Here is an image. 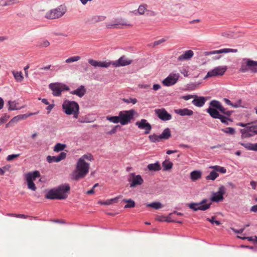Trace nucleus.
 Segmentation results:
<instances>
[{"mask_svg":"<svg viewBox=\"0 0 257 257\" xmlns=\"http://www.w3.org/2000/svg\"><path fill=\"white\" fill-rule=\"evenodd\" d=\"M180 72L185 77L188 76V71L186 68H182L180 70Z\"/></svg>","mask_w":257,"mask_h":257,"instance_id":"57","label":"nucleus"},{"mask_svg":"<svg viewBox=\"0 0 257 257\" xmlns=\"http://www.w3.org/2000/svg\"><path fill=\"white\" fill-rule=\"evenodd\" d=\"M250 185L253 189H255L257 186V182L254 181H251L250 182Z\"/></svg>","mask_w":257,"mask_h":257,"instance_id":"61","label":"nucleus"},{"mask_svg":"<svg viewBox=\"0 0 257 257\" xmlns=\"http://www.w3.org/2000/svg\"><path fill=\"white\" fill-rule=\"evenodd\" d=\"M222 131L226 134H228L230 135H233L235 132L234 128L230 127L222 129Z\"/></svg>","mask_w":257,"mask_h":257,"instance_id":"45","label":"nucleus"},{"mask_svg":"<svg viewBox=\"0 0 257 257\" xmlns=\"http://www.w3.org/2000/svg\"><path fill=\"white\" fill-rule=\"evenodd\" d=\"M219 176L218 173L215 170H213L212 171L210 172V174L206 177V180H215Z\"/></svg>","mask_w":257,"mask_h":257,"instance_id":"33","label":"nucleus"},{"mask_svg":"<svg viewBox=\"0 0 257 257\" xmlns=\"http://www.w3.org/2000/svg\"><path fill=\"white\" fill-rule=\"evenodd\" d=\"M239 237L240 238V237ZM240 238H241L242 239H247V240L249 241H252L257 243V237L256 236H255L254 238L252 237H240Z\"/></svg>","mask_w":257,"mask_h":257,"instance_id":"53","label":"nucleus"},{"mask_svg":"<svg viewBox=\"0 0 257 257\" xmlns=\"http://www.w3.org/2000/svg\"><path fill=\"white\" fill-rule=\"evenodd\" d=\"M79 159H82L83 161L85 160L91 161L93 159V156L91 154L84 155Z\"/></svg>","mask_w":257,"mask_h":257,"instance_id":"50","label":"nucleus"},{"mask_svg":"<svg viewBox=\"0 0 257 257\" xmlns=\"http://www.w3.org/2000/svg\"><path fill=\"white\" fill-rule=\"evenodd\" d=\"M164 170L166 171L172 168L173 163L169 160H166L162 163Z\"/></svg>","mask_w":257,"mask_h":257,"instance_id":"38","label":"nucleus"},{"mask_svg":"<svg viewBox=\"0 0 257 257\" xmlns=\"http://www.w3.org/2000/svg\"><path fill=\"white\" fill-rule=\"evenodd\" d=\"M66 157V153L65 152H61L58 156H48L47 157V161L51 163L52 162H59L65 159Z\"/></svg>","mask_w":257,"mask_h":257,"instance_id":"20","label":"nucleus"},{"mask_svg":"<svg viewBox=\"0 0 257 257\" xmlns=\"http://www.w3.org/2000/svg\"><path fill=\"white\" fill-rule=\"evenodd\" d=\"M179 78V74L171 73L167 78L163 80L162 83L164 86H170L177 83Z\"/></svg>","mask_w":257,"mask_h":257,"instance_id":"13","label":"nucleus"},{"mask_svg":"<svg viewBox=\"0 0 257 257\" xmlns=\"http://www.w3.org/2000/svg\"><path fill=\"white\" fill-rule=\"evenodd\" d=\"M132 179H130L128 181L131 182L130 187L131 188L136 187L137 186L141 185L143 182L144 180L140 175H135L134 174H131Z\"/></svg>","mask_w":257,"mask_h":257,"instance_id":"17","label":"nucleus"},{"mask_svg":"<svg viewBox=\"0 0 257 257\" xmlns=\"http://www.w3.org/2000/svg\"><path fill=\"white\" fill-rule=\"evenodd\" d=\"M135 113V111L134 109L120 111L119 112L120 123L121 125H126L128 124L134 118Z\"/></svg>","mask_w":257,"mask_h":257,"instance_id":"8","label":"nucleus"},{"mask_svg":"<svg viewBox=\"0 0 257 257\" xmlns=\"http://www.w3.org/2000/svg\"><path fill=\"white\" fill-rule=\"evenodd\" d=\"M20 156V154L10 155L7 156V160L8 161H11L19 157Z\"/></svg>","mask_w":257,"mask_h":257,"instance_id":"49","label":"nucleus"},{"mask_svg":"<svg viewBox=\"0 0 257 257\" xmlns=\"http://www.w3.org/2000/svg\"><path fill=\"white\" fill-rule=\"evenodd\" d=\"M136 125H137L140 129L145 130V134H149L152 129L151 125L145 119H142L140 121H137Z\"/></svg>","mask_w":257,"mask_h":257,"instance_id":"16","label":"nucleus"},{"mask_svg":"<svg viewBox=\"0 0 257 257\" xmlns=\"http://www.w3.org/2000/svg\"><path fill=\"white\" fill-rule=\"evenodd\" d=\"M63 112L67 115H73L74 118H77L79 114V106L77 102L74 101L66 100L64 101L62 105Z\"/></svg>","mask_w":257,"mask_h":257,"instance_id":"4","label":"nucleus"},{"mask_svg":"<svg viewBox=\"0 0 257 257\" xmlns=\"http://www.w3.org/2000/svg\"><path fill=\"white\" fill-rule=\"evenodd\" d=\"M139 87L141 88H144V89H148L151 87V85L150 84H140L139 85Z\"/></svg>","mask_w":257,"mask_h":257,"instance_id":"58","label":"nucleus"},{"mask_svg":"<svg viewBox=\"0 0 257 257\" xmlns=\"http://www.w3.org/2000/svg\"><path fill=\"white\" fill-rule=\"evenodd\" d=\"M127 27H132V25L122 18L116 19L112 23L106 24V28L107 29H122Z\"/></svg>","mask_w":257,"mask_h":257,"instance_id":"10","label":"nucleus"},{"mask_svg":"<svg viewBox=\"0 0 257 257\" xmlns=\"http://www.w3.org/2000/svg\"><path fill=\"white\" fill-rule=\"evenodd\" d=\"M21 2V0H0V7H8L16 4H18Z\"/></svg>","mask_w":257,"mask_h":257,"instance_id":"26","label":"nucleus"},{"mask_svg":"<svg viewBox=\"0 0 257 257\" xmlns=\"http://www.w3.org/2000/svg\"><path fill=\"white\" fill-rule=\"evenodd\" d=\"M106 119L110 121V122H112L115 123L120 122V119L119 117V115L118 116H106Z\"/></svg>","mask_w":257,"mask_h":257,"instance_id":"42","label":"nucleus"},{"mask_svg":"<svg viewBox=\"0 0 257 257\" xmlns=\"http://www.w3.org/2000/svg\"><path fill=\"white\" fill-rule=\"evenodd\" d=\"M50 45V43L47 40H45L42 41L40 44V46L41 47H47Z\"/></svg>","mask_w":257,"mask_h":257,"instance_id":"54","label":"nucleus"},{"mask_svg":"<svg viewBox=\"0 0 257 257\" xmlns=\"http://www.w3.org/2000/svg\"><path fill=\"white\" fill-rule=\"evenodd\" d=\"M239 71L242 73L250 71L251 73H257V61L249 59H243L241 63Z\"/></svg>","mask_w":257,"mask_h":257,"instance_id":"6","label":"nucleus"},{"mask_svg":"<svg viewBox=\"0 0 257 257\" xmlns=\"http://www.w3.org/2000/svg\"><path fill=\"white\" fill-rule=\"evenodd\" d=\"M207 200L203 199L201 202L199 203H191L188 204V206L190 209L194 211L198 210L205 211L210 207L211 203L207 204Z\"/></svg>","mask_w":257,"mask_h":257,"instance_id":"11","label":"nucleus"},{"mask_svg":"<svg viewBox=\"0 0 257 257\" xmlns=\"http://www.w3.org/2000/svg\"><path fill=\"white\" fill-rule=\"evenodd\" d=\"M122 100L125 103H132L133 104H136L138 101L137 99L135 98H123Z\"/></svg>","mask_w":257,"mask_h":257,"instance_id":"46","label":"nucleus"},{"mask_svg":"<svg viewBox=\"0 0 257 257\" xmlns=\"http://www.w3.org/2000/svg\"><path fill=\"white\" fill-rule=\"evenodd\" d=\"M81 59V57L79 56H74L73 57H71L66 59L65 62L67 63H71L74 62H76Z\"/></svg>","mask_w":257,"mask_h":257,"instance_id":"41","label":"nucleus"},{"mask_svg":"<svg viewBox=\"0 0 257 257\" xmlns=\"http://www.w3.org/2000/svg\"><path fill=\"white\" fill-rule=\"evenodd\" d=\"M66 146L65 144H62L60 143H57L54 148V151L58 152L63 150Z\"/></svg>","mask_w":257,"mask_h":257,"instance_id":"40","label":"nucleus"},{"mask_svg":"<svg viewBox=\"0 0 257 257\" xmlns=\"http://www.w3.org/2000/svg\"><path fill=\"white\" fill-rule=\"evenodd\" d=\"M106 17L103 16H95L93 18V21L95 22L103 21L105 20Z\"/></svg>","mask_w":257,"mask_h":257,"instance_id":"48","label":"nucleus"},{"mask_svg":"<svg viewBox=\"0 0 257 257\" xmlns=\"http://www.w3.org/2000/svg\"><path fill=\"white\" fill-rule=\"evenodd\" d=\"M70 190L68 184L60 185L57 188H53L47 192L45 198L48 199H65L67 198L68 194Z\"/></svg>","mask_w":257,"mask_h":257,"instance_id":"2","label":"nucleus"},{"mask_svg":"<svg viewBox=\"0 0 257 257\" xmlns=\"http://www.w3.org/2000/svg\"><path fill=\"white\" fill-rule=\"evenodd\" d=\"M160 136L162 140L169 139L171 136L170 129L169 128H165Z\"/></svg>","mask_w":257,"mask_h":257,"instance_id":"30","label":"nucleus"},{"mask_svg":"<svg viewBox=\"0 0 257 257\" xmlns=\"http://www.w3.org/2000/svg\"><path fill=\"white\" fill-rule=\"evenodd\" d=\"M25 178L27 183L28 188L33 191H35L37 189L35 184L34 181L36 178L40 176V173L38 171H35L32 172H29L25 174Z\"/></svg>","mask_w":257,"mask_h":257,"instance_id":"7","label":"nucleus"},{"mask_svg":"<svg viewBox=\"0 0 257 257\" xmlns=\"http://www.w3.org/2000/svg\"><path fill=\"white\" fill-rule=\"evenodd\" d=\"M118 126V125H116V126H114L113 127V128L111 131H110L109 132H107L106 134L110 135H112V134H115L116 132V128H117V127Z\"/></svg>","mask_w":257,"mask_h":257,"instance_id":"56","label":"nucleus"},{"mask_svg":"<svg viewBox=\"0 0 257 257\" xmlns=\"http://www.w3.org/2000/svg\"><path fill=\"white\" fill-rule=\"evenodd\" d=\"M8 104L9 105V110H13L20 109L21 108V107L19 108L17 106V105L18 103L16 101H9L8 102Z\"/></svg>","mask_w":257,"mask_h":257,"instance_id":"36","label":"nucleus"},{"mask_svg":"<svg viewBox=\"0 0 257 257\" xmlns=\"http://www.w3.org/2000/svg\"><path fill=\"white\" fill-rule=\"evenodd\" d=\"M155 112L157 116L162 120L167 121L172 119V115L165 108L156 109Z\"/></svg>","mask_w":257,"mask_h":257,"instance_id":"14","label":"nucleus"},{"mask_svg":"<svg viewBox=\"0 0 257 257\" xmlns=\"http://www.w3.org/2000/svg\"><path fill=\"white\" fill-rule=\"evenodd\" d=\"M240 104H241V100H239V101H238V102L237 103H233V105H231V106L234 108H237V107H238L239 106H240Z\"/></svg>","mask_w":257,"mask_h":257,"instance_id":"63","label":"nucleus"},{"mask_svg":"<svg viewBox=\"0 0 257 257\" xmlns=\"http://www.w3.org/2000/svg\"><path fill=\"white\" fill-rule=\"evenodd\" d=\"M226 70V66H218L215 67L213 70L209 71L204 79H206L209 77L222 76L224 74Z\"/></svg>","mask_w":257,"mask_h":257,"instance_id":"12","label":"nucleus"},{"mask_svg":"<svg viewBox=\"0 0 257 257\" xmlns=\"http://www.w3.org/2000/svg\"><path fill=\"white\" fill-rule=\"evenodd\" d=\"M175 112L176 113L181 116H190L193 114V111L192 110L189 109L187 108L176 109L175 110Z\"/></svg>","mask_w":257,"mask_h":257,"instance_id":"25","label":"nucleus"},{"mask_svg":"<svg viewBox=\"0 0 257 257\" xmlns=\"http://www.w3.org/2000/svg\"><path fill=\"white\" fill-rule=\"evenodd\" d=\"M243 147L249 150H253V144H241Z\"/></svg>","mask_w":257,"mask_h":257,"instance_id":"55","label":"nucleus"},{"mask_svg":"<svg viewBox=\"0 0 257 257\" xmlns=\"http://www.w3.org/2000/svg\"><path fill=\"white\" fill-rule=\"evenodd\" d=\"M210 106L215 107L218 109L220 108L221 106L220 103L217 100H212L210 102Z\"/></svg>","mask_w":257,"mask_h":257,"instance_id":"44","label":"nucleus"},{"mask_svg":"<svg viewBox=\"0 0 257 257\" xmlns=\"http://www.w3.org/2000/svg\"><path fill=\"white\" fill-rule=\"evenodd\" d=\"M148 5L147 4H142L139 6L137 10H135L133 13L135 14H137V13L140 15H145L146 12H149L150 11L148 10Z\"/></svg>","mask_w":257,"mask_h":257,"instance_id":"27","label":"nucleus"},{"mask_svg":"<svg viewBox=\"0 0 257 257\" xmlns=\"http://www.w3.org/2000/svg\"><path fill=\"white\" fill-rule=\"evenodd\" d=\"M12 73L16 80L18 82H22L24 79V77L22 72L13 71Z\"/></svg>","mask_w":257,"mask_h":257,"instance_id":"32","label":"nucleus"},{"mask_svg":"<svg viewBox=\"0 0 257 257\" xmlns=\"http://www.w3.org/2000/svg\"><path fill=\"white\" fill-rule=\"evenodd\" d=\"M181 7L182 5L181 4H176L172 7L171 11L174 13H177Z\"/></svg>","mask_w":257,"mask_h":257,"instance_id":"43","label":"nucleus"},{"mask_svg":"<svg viewBox=\"0 0 257 257\" xmlns=\"http://www.w3.org/2000/svg\"><path fill=\"white\" fill-rule=\"evenodd\" d=\"M242 134L245 137L252 136L257 134V126L251 125L241 130Z\"/></svg>","mask_w":257,"mask_h":257,"instance_id":"19","label":"nucleus"},{"mask_svg":"<svg viewBox=\"0 0 257 257\" xmlns=\"http://www.w3.org/2000/svg\"><path fill=\"white\" fill-rule=\"evenodd\" d=\"M209 168L215 170L217 173L218 172L224 174L226 172V169L224 167L217 165L210 166L209 167Z\"/></svg>","mask_w":257,"mask_h":257,"instance_id":"35","label":"nucleus"},{"mask_svg":"<svg viewBox=\"0 0 257 257\" xmlns=\"http://www.w3.org/2000/svg\"><path fill=\"white\" fill-rule=\"evenodd\" d=\"M147 206L152 207L156 209H159L163 207L162 204L159 202H154L150 204H147Z\"/></svg>","mask_w":257,"mask_h":257,"instance_id":"39","label":"nucleus"},{"mask_svg":"<svg viewBox=\"0 0 257 257\" xmlns=\"http://www.w3.org/2000/svg\"><path fill=\"white\" fill-rule=\"evenodd\" d=\"M133 61L125 56H122L119 58L117 60L114 61L112 62H107V61H97L96 60L90 59L88 60V63L94 67H104L107 68L113 65L114 66L117 67L120 66H125L131 64Z\"/></svg>","mask_w":257,"mask_h":257,"instance_id":"1","label":"nucleus"},{"mask_svg":"<svg viewBox=\"0 0 257 257\" xmlns=\"http://www.w3.org/2000/svg\"><path fill=\"white\" fill-rule=\"evenodd\" d=\"M39 113V111L34 112V113H27V114H20L18 115L15 117H14L7 124V126H8L11 123H16L18 122L19 121L22 120V119H25L27 117L33 115L37 114Z\"/></svg>","mask_w":257,"mask_h":257,"instance_id":"18","label":"nucleus"},{"mask_svg":"<svg viewBox=\"0 0 257 257\" xmlns=\"http://www.w3.org/2000/svg\"><path fill=\"white\" fill-rule=\"evenodd\" d=\"M166 41V39L165 38H163V39H161L159 40L155 41L153 43V45H154V46H157L160 44H161L162 43H163Z\"/></svg>","mask_w":257,"mask_h":257,"instance_id":"52","label":"nucleus"},{"mask_svg":"<svg viewBox=\"0 0 257 257\" xmlns=\"http://www.w3.org/2000/svg\"><path fill=\"white\" fill-rule=\"evenodd\" d=\"M148 169L150 171H157L161 169V167L159 162H157L154 164H150L148 165Z\"/></svg>","mask_w":257,"mask_h":257,"instance_id":"31","label":"nucleus"},{"mask_svg":"<svg viewBox=\"0 0 257 257\" xmlns=\"http://www.w3.org/2000/svg\"><path fill=\"white\" fill-rule=\"evenodd\" d=\"M122 201L127 203V204L124 206V208H133L135 206V202L132 199H124L122 200Z\"/></svg>","mask_w":257,"mask_h":257,"instance_id":"34","label":"nucleus"},{"mask_svg":"<svg viewBox=\"0 0 257 257\" xmlns=\"http://www.w3.org/2000/svg\"><path fill=\"white\" fill-rule=\"evenodd\" d=\"M206 111L214 118H218L221 115L217 110L211 107L207 108Z\"/></svg>","mask_w":257,"mask_h":257,"instance_id":"29","label":"nucleus"},{"mask_svg":"<svg viewBox=\"0 0 257 257\" xmlns=\"http://www.w3.org/2000/svg\"><path fill=\"white\" fill-rule=\"evenodd\" d=\"M90 165L82 159H79L75 170L72 173V179L78 180L84 178L89 172Z\"/></svg>","mask_w":257,"mask_h":257,"instance_id":"3","label":"nucleus"},{"mask_svg":"<svg viewBox=\"0 0 257 257\" xmlns=\"http://www.w3.org/2000/svg\"><path fill=\"white\" fill-rule=\"evenodd\" d=\"M206 101V99L204 97L195 96V98L192 100V103L196 106L202 107Z\"/></svg>","mask_w":257,"mask_h":257,"instance_id":"22","label":"nucleus"},{"mask_svg":"<svg viewBox=\"0 0 257 257\" xmlns=\"http://www.w3.org/2000/svg\"><path fill=\"white\" fill-rule=\"evenodd\" d=\"M225 193V190L224 186H221L219 188V190L217 192L213 193L212 197H211V200L213 202H218L223 200V195Z\"/></svg>","mask_w":257,"mask_h":257,"instance_id":"15","label":"nucleus"},{"mask_svg":"<svg viewBox=\"0 0 257 257\" xmlns=\"http://www.w3.org/2000/svg\"><path fill=\"white\" fill-rule=\"evenodd\" d=\"M86 92V90L84 86L83 85H81L76 90L71 91L70 94L76 95L79 96V97H82L85 95Z\"/></svg>","mask_w":257,"mask_h":257,"instance_id":"24","label":"nucleus"},{"mask_svg":"<svg viewBox=\"0 0 257 257\" xmlns=\"http://www.w3.org/2000/svg\"><path fill=\"white\" fill-rule=\"evenodd\" d=\"M67 9L64 6L60 5L56 8L47 12L45 18L47 19L53 20L62 17L66 12Z\"/></svg>","mask_w":257,"mask_h":257,"instance_id":"5","label":"nucleus"},{"mask_svg":"<svg viewBox=\"0 0 257 257\" xmlns=\"http://www.w3.org/2000/svg\"><path fill=\"white\" fill-rule=\"evenodd\" d=\"M218 119H220L221 122L225 123L227 125L228 124V120H229L228 118L225 117L222 115H221L219 117Z\"/></svg>","mask_w":257,"mask_h":257,"instance_id":"51","label":"nucleus"},{"mask_svg":"<svg viewBox=\"0 0 257 257\" xmlns=\"http://www.w3.org/2000/svg\"><path fill=\"white\" fill-rule=\"evenodd\" d=\"M15 217L25 218V219L29 217V216H27V215H26L24 214H17L16 215H15Z\"/></svg>","mask_w":257,"mask_h":257,"instance_id":"60","label":"nucleus"},{"mask_svg":"<svg viewBox=\"0 0 257 257\" xmlns=\"http://www.w3.org/2000/svg\"><path fill=\"white\" fill-rule=\"evenodd\" d=\"M202 177V173L200 171H193L190 173V179L192 181H196Z\"/></svg>","mask_w":257,"mask_h":257,"instance_id":"28","label":"nucleus"},{"mask_svg":"<svg viewBox=\"0 0 257 257\" xmlns=\"http://www.w3.org/2000/svg\"><path fill=\"white\" fill-rule=\"evenodd\" d=\"M237 52V49L224 48V49H220L218 50L207 52L206 53V55H214V54H221V53H229V52L236 53Z\"/></svg>","mask_w":257,"mask_h":257,"instance_id":"21","label":"nucleus"},{"mask_svg":"<svg viewBox=\"0 0 257 257\" xmlns=\"http://www.w3.org/2000/svg\"><path fill=\"white\" fill-rule=\"evenodd\" d=\"M49 87L52 91L53 95L55 96H60L63 91L69 90L68 86L61 83H50Z\"/></svg>","mask_w":257,"mask_h":257,"instance_id":"9","label":"nucleus"},{"mask_svg":"<svg viewBox=\"0 0 257 257\" xmlns=\"http://www.w3.org/2000/svg\"><path fill=\"white\" fill-rule=\"evenodd\" d=\"M150 141L153 143L159 142L162 141L160 136L156 134H153L149 136Z\"/></svg>","mask_w":257,"mask_h":257,"instance_id":"37","label":"nucleus"},{"mask_svg":"<svg viewBox=\"0 0 257 257\" xmlns=\"http://www.w3.org/2000/svg\"><path fill=\"white\" fill-rule=\"evenodd\" d=\"M100 203L103 205H110L112 204L111 199H108L104 202H100Z\"/></svg>","mask_w":257,"mask_h":257,"instance_id":"59","label":"nucleus"},{"mask_svg":"<svg viewBox=\"0 0 257 257\" xmlns=\"http://www.w3.org/2000/svg\"><path fill=\"white\" fill-rule=\"evenodd\" d=\"M54 107V104H49L47 107L46 109L48 111V113H49L51 111V110Z\"/></svg>","mask_w":257,"mask_h":257,"instance_id":"62","label":"nucleus"},{"mask_svg":"<svg viewBox=\"0 0 257 257\" xmlns=\"http://www.w3.org/2000/svg\"><path fill=\"white\" fill-rule=\"evenodd\" d=\"M219 110L223 114L229 116L231 114V111L227 110L225 108H224L222 105L220 106V108Z\"/></svg>","mask_w":257,"mask_h":257,"instance_id":"47","label":"nucleus"},{"mask_svg":"<svg viewBox=\"0 0 257 257\" xmlns=\"http://www.w3.org/2000/svg\"><path fill=\"white\" fill-rule=\"evenodd\" d=\"M153 88L155 91L158 90L161 88V85L158 84H154Z\"/></svg>","mask_w":257,"mask_h":257,"instance_id":"64","label":"nucleus"},{"mask_svg":"<svg viewBox=\"0 0 257 257\" xmlns=\"http://www.w3.org/2000/svg\"><path fill=\"white\" fill-rule=\"evenodd\" d=\"M194 55V53L192 50H187L184 52V53L178 57V60L182 61L184 60H187L191 59Z\"/></svg>","mask_w":257,"mask_h":257,"instance_id":"23","label":"nucleus"}]
</instances>
